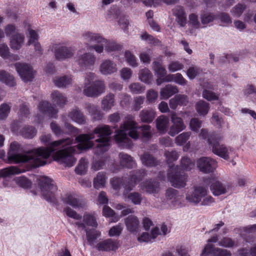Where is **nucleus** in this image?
I'll list each match as a JSON object with an SVG mask.
<instances>
[{
  "label": "nucleus",
  "mask_w": 256,
  "mask_h": 256,
  "mask_svg": "<svg viewBox=\"0 0 256 256\" xmlns=\"http://www.w3.org/2000/svg\"><path fill=\"white\" fill-rule=\"evenodd\" d=\"M105 91L104 81L95 80L92 84L84 86L83 93L88 97H97Z\"/></svg>",
  "instance_id": "obj_9"
},
{
  "label": "nucleus",
  "mask_w": 256,
  "mask_h": 256,
  "mask_svg": "<svg viewBox=\"0 0 256 256\" xmlns=\"http://www.w3.org/2000/svg\"><path fill=\"white\" fill-rule=\"evenodd\" d=\"M178 92V88L176 86L167 84L162 88L160 91L161 100H167L172 95Z\"/></svg>",
  "instance_id": "obj_27"
},
{
  "label": "nucleus",
  "mask_w": 256,
  "mask_h": 256,
  "mask_svg": "<svg viewBox=\"0 0 256 256\" xmlns=\"http://www.w3.org/2000/svg\"><path fill=\"white\" fill-rule=\"evenodd\" d=\"M83 221L88 226L95 228L98 226L96 216L94 212L85 213L83 216Z\"/></svg>",
  "instance_id": "obj_41"
},
{
  "label": "nucleus",
  "mask_w": 256,
  "mask_h": 256,
  "mask_svg": "<svg viewBox=\"0 0 256 256\" xmlns=\"http://www.w3.org/2000/svg\"><path fill=\"white\" fill-rule=\"evenodd\" d=\"M106 42H104L103 43L105 44L104 48L107 52H110L121 49L120 46L116 44L115 42L108 40L106 39Z\"/></svg>",
  "instance_id": "obj_50"
},
{
  "label": "nucleus",
  "mask_w": 256,
  "mask_h": 256,
  "mask_svg": "<svg viewBox=\"0 0 256 256\" xmlns=\"http://www.w3.org/2000/svg\"><path fill=\"white\" fill-rule=\"evenodd\" d=\"M86 238L90 246H92L94 240L100 236V234L95 230H86Z\"/></svg>",
  "instance_id": "obj_61"
},
{
  "label": "nucleus",
  "mask_w": 256,
  "mask_h": 256,
  "mask_svg": "<svg viewBox=\"0 0 256 256\" xmlns=\"http://www.w3.org/2000/svg\"><path fill=\"white\" fill-rule=\"evenodd\" d=\"M96 61V56L89 52L79 56L76 59L78 64L82 68H88L93 66Z\"/></svg>",
  "instance_id": "obj_16"
},
{
  "label": "nucleus",
  "mask_w": 256,
  "mask_h": 256,
  "mask_svg": "<svg viewBox=\"0 0 256 256\" xmlns=\"http://www.w3.org/2000/svg\"><path fill=\"white\" fill-rule=\"evenodd\" d=\"M188 175L180 170L178 166H170L168 179L172 185L176 188H184L186 184Z\"/></svg>",
  "instance_id": "obj_7"
},
{
  "label": "nucleus",
  "mask_w": 256,
  "mask_h": 256,
  "mask_svg": "<svg viewBox=\"0 0 256 256\" xmlns=\"http://www.w3.org/2000/svg\"><path fill=\"white\" fill-rule=\"evenodd\" d=\"M130 92L133 94H140L145 90V86L139 82H134L129 86Z\"/></svg>",
  "instance_id": "obj_53"
},
{
  "label": "nucleus",
  "mask_w": 256,
  "mask_h": 256,
  "mask_svg": "<svg viewBox=\"0 0 256 256\" xmlns=\"http://www.w3.org/2000/svg\"><path fill=\"white\" fill-rule=\"evenodd\" d=\"M140 38L142 40L147 42L150 44L158 45L160 43L158 40L154 38L153 36L149 34L146 32H144L141 35Z\"/></svg>",
  "instance_id": "obj_62"
},
{
  "label": "nucleus",
  "mask_w": 256,
  "mask_h": 256,
  "mask_svg": "<svg viewBox=\"0 0 256 256\" xmlns=\"http://www.w3.org/2000/svg\"><path fill=\"white\" fill-rule=\"evenodd\" d=\"M142 164L148 167L155 166L158 164V161L148 152H144L140 156Z\"/></svg>",
  "instance_id": "obj_34"
},
{
  "label": "nucleus",
  "mask_w": 256,
  "mask_h": 256,
  "mask_svg": "<svg viewBox=\"0 0 256 256\" xmlns=\"http://www.w3.org/2000/svg\"><path fill=\"white\" fill-rule=\"evenodd\" d=\"M180 165L184 170H190L194 167V164L188 158L184 156L181 159Z\"/></svg>",
  "instance_id": "obj_59"
},
{
  "label": "nucleus",
  "mask_w": 256,
  "mask_h": 256,
  "mask_svg": "<svg viewBox=\"0 0 256 256\" xmlns=\"http://www.w3.org/2000/svg\"><path fill=\"white\" fill-rule=\"evenodd\" d=\"M190 132H184L177 136L175 142L177 145L182 146L185 144L190 138Z\"/></svg>",
  "instance_id": "obj_55"
},
{
  "label": "nucleus",
  "mask_w": 256,
  "mask_h": 256,
  "mask_svg": "<svg viewBox=\"0 0 256 256\" xmlns=\"http://www.w3.org/2000/svg\"><path fill=\"white\" fill-rule=\"evenodd\" d=\"M210 188L214 195L218 196L226 194L228 187L220 181L213 180L211 183Z\"/></svg>",
  "instance_id": "obj_25"
},
{
  "label": "nucleus",
  "mask_w": 256,
  "mask_h": 256,
  "mask_svg": "<svg viewBox=\"0 0 256 256\" xmlns=\"http://www.w3.org/2000/svg\"><path fill=\"white\" fill-rule=\"evenodd\" d=\"M26 171V170L24 169H21L15 166H10L1 170L0 176L2 177H6L12 174L22 173Z\"/></svg>",
  "instance_id": "obj_38"
},
{
  "label": "nucleus",
  "mask_w": 256,
  "mask_h": 256,
  "mask_svg": "<svg viewBox=\"0 0 256 256\" xmlns=\"http://www.w3.org/2000/svg\"><path fill=\"white\" fill-rule=\"evenodd\" d=\"M216 18V16L213 13L205 12L200 15L202 24L206 27L208 24L212 22Z\"/></svg>",
  "instance_id": "obj_47"
},
{
  "label": "nucleus",
  "mask_w": 256,
  "mask_h": 256,
  "mask_svg": "<svg viewBox=\"0 0 256 256\" xmlns=\"http://www.w3.org/2000/svg\"><path fill=\"white\" fill-rule=\"evenodd\" d=\"M198 170L204 174L214 172L218 166L217 162L210 157H202L196 161Z\"/></svg>",
  "instance_id": "obj_11"
},
{
  "label": "nucleus",
  "mask_w": 256,
  "mask_h": 256,
  "mask_svg": "<svg viewBox=\"0 0 256 256\" xmlns=\"http://www.w3.org/2000/svg\"><path fill=\"white\" fill-rule=\"evenodd\" d=\"M124 57L128 65L134 68L138 66L136 58L131 52L126 50L124 53Z\"/></svg>",
  "instance_id": "obj_49"
},
{
  "label": "nucleus",
  "mask_w": 256,
  "mask_h": 256,
  "mask_svg": "<svg viewBox=\"0 0 256 256\" xmlns=\"http://www.w3.org/2000/svg\"><path fill=\"white\" fill-rule=\"evenodd\" d=\"M14 180L17 184L24 188L30 187L32 184L31 182L23 176L16 177Z\"/></svg>",
  "instance_id": "obj_54"
},
{
  "label": "nucleus",
  "mask_w": 256,
  "mask_h": 256,
  "mask_svg": "<svg viewBox=\"0 0 256 256\" xmlns=\"http://www.w3.org/2000/svg\"><path fill=\"white\" fill-rule=\"evenodd\" d=\"M88 165V160L86 158H82L80 160L78 166L75 168L76 172L80 175L84 174L86 172Z\"/></svg>",
  "instance_id": "obj_46"
},
{
  "label": "nucleus",
  "mask_w": 256,
  "mask_h": 256,
  "mask_svg": "<svg viewBox=\"0 0 256 256\" xmlns=\"http://www.w3.org/2000/svg\"><path fill=\"white\" fill-rule=\"evenodd\" d=\"M53 82L58 88H66L72 84V78L71 76H64L55 78Z\"/></svg>",
  "instance_id": "obj_31"
},
{
  "label": "nucleus",
  "mask_w": 256,
  "mask_h": 256,
  "mask_svg": "<svg viewBox=\"0 0 256 256\" xmlns=\"http://www.w3.org/2000/svg\"><path fill=\"white\" fill-rule=\"evenodd\" d=\"M146 100L150 104L154 103L158 98V93L153 89L149 90L146 92Z\"/></svg>",
  "instance_id": "obj_60"
},
{
  "label": "nucleus",
  "mask_w": 256,
  "mask_h": 256,
  "mask_svg": "<svg viewBox=\"0 0 256 256\" xmlns=\"http://www.w3.org/2000/svg\"><path fill=\"white\" fill-rule=\"evenodd\" d=\"M196 109L200 116H204L209 111V104L204 100H200L196 104Z\"/></svg>",
  "instance_id": "obj_43"
},
{
  "label": "nucleus",
  "mask_w": 256,
  "mask_h": 256,
  "mask_svg": "<svg viewBox=\"0 0 256 256\" xmlns=\"http://www.w3.org/2000/svg\"><path fill=\"white\" fill-rule=\"evenodd\" d=\"M166 196L167 200L170 202L171 205L174 208L182 206L183 196L179 194L178 190L172 188H169L166 190Z\"/></svg>",
  "instance_id": "obj_15"
},
{
  "label": "nucleus",
  "mask_w": 256,
  "mask_h": 256,
  "mask_svg": "<svg viewBox=\"0 0 256 256\" xmlns=\"http://www.w3.org/2000/svg\"><path fill=\"white\" fill-rule=\"evenodd\" d=\"M112 130L108 125H99L93 130L92 132L88 134H81L76 138V140L79 142L76 146L80 150H84L94 146L92 141L96 138L94 134L97 135L95 141L98 143L95 148L94 152L96 154H102L107 151L110 146V136Z\"/></svg>",
  "instance_id": "obj_3"
},
{
  "label": "nucleus",
  "mask_w": 256,
  "mask_h": 256,
  "mask_svg": "<svg viewBox=\"0 0 256 256\" xmlns=\"http://www.w3.org/2000/svg\"><path fill=\"white\" fill-rule=\"evenodd\" d=\"M172 11L178 24L180 26L184 27L186 24L187 18L184 7L181 6H176Z\"/></svg>",
  "instance_id": "obj_21"
},
{
  "label": "nucleus",
  "mask_w": 256,
  "mask_h": 256,
  "mask_svg": "<svg viewBox=\"0 0 256 256\" xmlns=\"http://www.w3.org/2000/svg\"><path fill=\"white\" fill-rule=\"evenodd\" d=\"M51 97L52 102L60 107H62L66 102V97L58 90L54 91Z\"/></svg>",
  "instance_id": "obj_35"
},
{
  "label": "nucleus",
  "mask_w": 256,
  "mask_h": 256,
  "mask_svg": "<svg viewBox=\"0 0 256 256\" xmlns=\"http://www.w3.org/2000/svg\"><path fill=\"white\" fill-rule=\"evenodd\" d=\"M24 34L22 33H16L11 36L10 45L12 49L18 50L22 48L24 44Z\"/></svg>",
  "instance_id": "obj_23"
},
{
  "label": "nucleus",
  "mask_w": 256,
  "mask_h": 256,
  "mask_svg": "<svg viewBox=\"0 0 256 256\" xmlns=\"http://www.w3.org/2000/svg\"><path fill=\"white\" fill-rule=\"evenodd\" d=\"M22 136L27 138H32L36 134V130L32 126H25L20 132Z\"/></svg>",
  "instance_id": "obj_48"
},
{
  "label": "nucleus",
  "mask_w": 256,
  "mask_h": 256,
  "mask_svg": "<svg viewBox=\"0 0 256 256\" xmlns=\"http://www.w3.org/2000/svg\"><path fill=\"white\" fill-rule=\"evenodd\" d=\"M120 14L119 8L116 6H113L108 10L107 19L110 20H114L118 18Z\"/></svg>",
  "instance_id": "obj_52"
},
{
  "label": "nucleus",
  "mask_w": 256,
  "mask_h": 256,
  "mask_svg": "<svg viewBox=\"0 0 256 256\" xmlns=\"http://www.w3.org/2000/svg\"><path fill=\"white\" fill-rule=\"evenodd\" d=\"M68 116L73 122L78 124H85V116L83 113L78 108L72 109L69 113Z\"/></svg>",
  "instance_id": "obj_33"
},
{
  "label": "nucleus",
  "mask_w": 256,
  "mask_h": 256,
  "mask_svg": "<svg viewBox=\"0 0 256 256\" xmlns=\"http://www.w3.org/2000/svg\"><path fill=\"white\" fill-rule=\"evenodd\" d=\"M41 142L47 147H40L22 154L21 146L14 142L11 143L8 157L11 162L20 163L32 161L36 163V166H44L46 160L53 153L54 160L66 166L72 167L76 162L74 154L76 146H72L74 140L72 138H62L52 142L50 134H43L40 138Z\"/></svg>",
  "instance_id": "obj_1"
},
{
  "label": "nucleus",
  "mask_w": 256,
  "mask_h": 256,
  "mask_svg": "<svg viewBox=\"0 0 256 256\" xmlns=\"http://www.w3.org/2000/svg\"><path fill=\"white\" fill-rule=\"evenodd\" d=\"M169 118L166 116H160L156 120V128L161 134H165L168 126Z\"/></svg>",
  "instance_id": "obj_32"
},
{
  "label": "nucleus",
  "mask_w": 256,
  "mask_h": 256,
  "mask_svg": "<svg viewBox=\"0 0 256 256\" xmlns=\"http://www.w3.org/2000/svg\"><path fill=\"white\" fill-rule=\"evenodd\" d=\"M11 109V106L6 103L0 105V120H6L8 116Z\"/></svg>",
  "instance_id": "obj_51"
},
{
  "label": "nucleus",
  "mask_w": 256,
  "mask_h": 256,
  "mask_svg": "<svg viewBox=\"0 0 256 256\" xmlns=\"http://www.w3.org/2000/svg\"><path fill=\"white\" fill-rule=\"evenodd\" d=\"M138 78L144 83L150 84L152 80V74L148 68H144L140 70Z\"/></svg>",
  "instance_id": "obj_37"
},
{
  "label": "nucleus",
  "mask_w": 256,
  "mask_h": 256,
  "mask_svg": "<svg viewBox=\"0 0 256 256\" xmlns=\"http://www.w3.org/2000/svg\"><path fill=\"white\" fill-rule=\"evenodd\" d=\"M126 192H124V198H128L134 204L138 205L140 204L142 200V196L137 192H131L128 194Z\"/></svg>",
  "instance_id": "obj_44"
},
{
  "label": "nucleus",
  "mask_w": 256,
  "mask_h": 256,
  "mask_svg": "<svg viewBox=\"0 0 256 256\" xmlns=\"http://www.w3.org/2000/svg\"><path fill=\"white\" fill-rule=\"evenodd\" d=\"M82 38L86 46L87 49L88 48L89 46L106 42V39L100 34L90 32H84Z\"/></svg>",
  "instance_id": "obj_12"
},
{
  "label": "nucleus",
  "mask_w": 256,
  "mask_h": 256,
  "mask_svg": "<svg viewBox=\"0 0 256 256\" xmlns=\"http://www.w3.org/2000/svg\"><path fill=\"white\" fill-rule=\"evenodd\" d=\"M99 70L103 75H111L117 72V64L110 59L104 60L100 64Z\"/></svg>",
  "instance_id": "obj_18"
},
{
  "label": "nucleus",
  "mask_w": 256,
  "mask_h": 256,
  "mask_svg": "<svg viewBox=\"0 0 256 256\" xmlns=\"http://www.w3.org/2000/svg\"><path fill=\"white\" fill-rule=\"evenodd\" d=\"M119 158L120 162L122 166L128 168H132L136 166V163L130 156L124 152H120L119 154Z\"/></svg>",
  "instance_id": "obj_29"
},
{
  "label": "nucleus",
  "mask_w": 256,
  "mask_h": 256,
  "mask_svg": "<svg viewBox=\"0 0 256 256\" xmlns=\"http://www.w3.org/2000/svg\"><path fill=\"white\" fill-rule=\"evenodd\" d=\"M156 112L152 108L143 109L139 114L140 120L144 123L152 122L156 117Z\"/></svg>",
  "instance_id": "obj_26"
},
{
  "label": "nucleus",
  "mask_w": 256,
  "mask_h": 256,
  "mask_svg": "<svg viewBox=\"0 0 256 256\" xmlns=\"http://www.w3.org/2000/svg\"><path fill=\"white\" fill-rule=\"evenodd\" d=\"M106 182V176L102 172H98L94 180L93 185L95 188L99 189L104 186Z\"/></svg>",
  "instance_id": "obj_40"
},
{
  "label": "nucleus",
  "mask_w": 256,
  "mask_h": 256,
  "mask_svg": "<svg viewBox=\"0 0 256 256\" xmlns=\"http://www.w3.org/2000/svg\"><path fill=\"white\" fill-rule=\"evenodd\" d=\"M152 68L158 77L162 78L166 74V70L161 62L154 61L152 63Z\"/></svg>",
  "instance_id": "obj_39"
},
{
  "label": "nucleus",
  "mask_w": 256,
  "mask_h": 256,
  "mask_svg": "<svg viewBox=\"0 0 256 256\" xmlns=\"http://www.w3.org/2000/svg\"><path fill=\"white\" fill-rule=\"evenodd\" d=\"M0 80L10 86L16 85L14 76L4 70L0 71Z\"/></svg>",
  "instance_id": "obj_42"
},
{
  "label": "nucleus",
  "mask_w": 256,
  "mask_h": 256,
  "mask_svg": "<svg viewBox=\"0 0 256 256\" xmlns=\"http://www.w3.org/2000/svg\"><path fill=\"white\" fill-rule=\"evenodd\" d=\"M119 246L118 242L112 238H108L98 242L96 248L99 251H111L116 250Z\"/></svg>",
  "instance_id": "obj_20"
},
{
  "label": "nucleus",
  "mask_w": 256,
  "mask_h": 256,
  "mask_svg": "<svg viewBox=\"0 0 256 256\" xmlns=\"http://www.w3.org/2000/svg\"><path fill=\"white\" fill-rule=\"evenodd\" d=\"M114 105V95L109 94L104 96L102 102V108L104 111L110 110Z\"/></svg>",
  "instance_id": "obj_36"
},
{
  "label": "nucleus",
  "mask_w": 256,
  "mask_h": 256,
  "mask_svg": "<svg viewBox=\"0 0 256 256\" xmlns=\"http://www.w3.org/2000/svg\"><path fill=\"white\" fill-rule=\"evenodd\" d=\"M140 188L148 194H154L158 192L159 190V184L156 180H147L140 184Z\"/></svg>",
  "instance_id": "obj_24"
},
{
  "label": "nucleus",
  "mask_w": 256,
  "mask_h": 256,
  "mask_svg": "<svg viewBox=\"0 0 256 256\" xmlns=\"http://www.w3.org/2000/svg\"><path fill=\"white\" fill-rule=\"evenodd\" d=\"M16 70L22 80L24 82H31L34 78V72L32 66L26 63L16 62L14 64Z\"/></svg>",
  "instance_id": "obj_10"
},
{
  "label": "nucleus",
  "mask_w": 256,
  "mask_h": 256,
  "mask_svg": "<svg viewBox=\"0 0 256 256\" xmlns=\"http://www.w3.org/2000/svg\"><path fill=\"white\" fill-rule=\"evenodd\" d=\"M39 110L44 114H48L51 118H56L58 110L46 101H42L38 106Z\"/></svg>",
  "instance_id": "obj_22"
},
{
  "label": "nucleus",
  "mask_w": 256,
  "mask_h": 256,
  "mask_svg": "<svg viewBox=\"0 0 256 256\" xmlns=\"http://www.w3.org/2000/svg\"><path fill=\"white\" fill-rule=\"evenodd\" d=\"M184 64L178 61H172L168 65V70L171 72L182 70L184 68Z\"/></svg>",
  "instance_id": "obj_63"
},
{
  "label": "nucleus",
  "mask_w": 256,
  "mask_h": 256,
  "mask_svg": "<svg viewBox=\"0 0 256 256\" xmlns=\"http://www.w3.org/2000/svg\"><path fill=\"white\" fill-rule=\"evenodd\" d=\"M202 72V70L198 66H190L187 70L186 74L190 79L194 78Z\"/></svg>",
  "instance_id": "obj_57"
},
{
  "label": "nucleus",
  "mask_w": 256,
  "mask_h": 256,
  "mask_svg": "<svg viewBox=\"0 0 256 256\" xmlns=\"http://www.w3.org/2000/svg\"><path fill=\"white\" fill-rule=\"evenodd\" d=\"M208 193V189L203 186H195L186 194V198L190 203L198 204L202 198Z\"/></svg>",
  "instance_id": "obj_8"
},
{
  "label": "nucleus",
  "mask_w": 256,
  "mask_h": 256,
  "mask_svg": "<svg viewBox=\"0 0 256 256\" xmlns=\"http://www.w3.org/2000/svg\"><path fill=\"white\" fill-rule=\"evenodd\" d=\"M50 50L54 52L55 58L59 61H63L72 58L76 52V48L68 46L63 42H57L50 46Z\"/></svg>",
  "instance_id": "obj_6"
},
{
  "label": "nucleus",
  "mask_w": 256,
  "mask_h": 256,
  "mask_svg": "<svg viewBox=\"0 0 256 256\" xmlns=\"http://www.w3.org/2000/svg\"><path fill=\"white\" fill-rule=\"evenodd\" d=\"M246 8L244 4L238 3L233 7L230 10L231 14L236 18H240Z\"/></svg>",
  "instance_id": "obj_45"
},
{
  "label": "nucleus",
  "mask_w": 256,
  "mask_h": 256,
  "mask_svg": "<svg viewBox=\"0 0 256 256\" xmlns=\"http://www.w3.org/2000/svg\"><path fill=\"white\" fill-rule=\"evenodd\" d=\"M170 118L172 124L170 127L168 134L172 136H174L184 130L186 128V126L182 119L178 117L176 112H172Z\"/></svg>",
  "instance_id": "obj_13"
},
{
  "label": "nucleus",
  "mask_w": 256,
  "mask_h": 256,
  "mask_svg": "<svg viewBox=\"0 0 256 256\" xmlns=\"http://www.w3.org/2000/svg\"><path fill=\"white\" fill-rule=\"evenodd\" d=\"M145 174L144 170H140L136 171L134 174H130V178H125L123 180L119 178H114L111 180L110 183L114 190L119 189L122 186L124 189V192H128L134 188L137 182L140 180Z\"/></svg>",
  "instance_id": "obj_5"
},
{
  "label": "nucleus",
  "mask_w": 256,
  "mask_h": 256,
  "mask_svg": "<svg viewBox=\"0 0 256 256\" xmlns=\"http://www.w3.org/2000/svg\"><path fill=\"white\" fill-rule=\"evenodd\" d=\"M164 156L169 164L176 160L179 157L178 154L176 151H166Z\"/></svg>",
  "instance_id": "obj_64"
},
{
  "label": "nucleus",
  "mask_w": 256,
  "mask_h": 256,
  "mask_svg": "<svg viewBox=\"0 0 256 256\" xmlns=\"http://www.w3.org/2000/svg\"><path fill=\"white\" fill-rule=\"evenodd\" d=\"M212 256H232L231 252L225 249L214 248L211 244H207L202 250L201 256H206L208 254Z\"/></svg>",
  "instance_id": "obj_19"
},
{
  "label": "nucleus",
  "mask_w": 256,
  "mask_h": 256,
  "mask_svg": "<svg viewBox=\"0 0 256 256\" xmlns=\"http://www.w3.org/2000/svg\"><path fill=\"white\" fill-rule=\"evenodd\" d=\"M241 233L242 236L246 240V242H248L246 238V234H253L256 233V224L249 225L242 228Z\"/></svg>",
  "instance_id": "obj_56"
},
{
  "label": "nucleus",
  "mask_w": 256,
  "mask_h": 256,
  "mask_svg": "<svg viewBox=\"0 0 256 256\" xmlns=\"http://www.w3.org/2000/svg\"><path fill=\"white\" fill-rule=\"evenodd\" d=\"M28 44L30 46L32 44V43L38 42V36L35 30L30 28V25L28 26Z\"/></svg>",
  "instance_id": "obj_58"
},
{
  "label": "nucleus",
  "mask_w": 256,
  "mask_h": 256,
  "mask_svg": "<svg viewBox=\"0 0 256 256\" xmlns=\"http://www.w3.org/2000/svg\"><path fill=\"white\" fill-rule=\"evenodd\" d=\"M202 86L204 88L202 92V96L204 98L208 101L218 100V94L207 90H214L213 86L212 84L208 82H204Z\"/></svg>",
  "instance_id": "obj_28"
},
{
  "label": "nucleus",
  "mask_w": 256,
  "mask_h": 256,
  "mask_svg": "<svg viewBox=\"0 0 256 256\" xmlns=\"http://www.w3.org/2000/svg\"><path fill=\"white\" fill-rule=\"evenodd\" d=\"M124 223L128 230L131 232H136L138 228L140 222L138 218L134 215H130L124 220Z\"/></svg>",
  "instance_id": "obj_30"
},
{
  "label": "nucleus",
  "mask_w": 256,
  "mask_h": 256,
  "mask_svg": "<svg viewBox=\"0 0 256 256\" xmlns=\"http://www.w3.org/2000/svg\"><path fill=\"white\" fill-rule=\"evenodd\" d=\"M62 202L75 208H82L86 206V202L72 194H67L62 198Z\"/></svg>",
  "instance_id": "obj_17"
},
{
  "label": "nucleus",
  "mask_w": 256,
  "mask_h": 256,
  "mask_svg": "<svg viewBox=\"0 0 256 256\" xmlns=\"http://www.w3.org/2000/svg\"><path fill=\"white\" fill-rule=\"evenodd\" d=\"M212 150L215 154L226 160L230 159V154L234 151V148L230 146L215 143H212Z\"/></svg>",
  "instance_id": "obj_14"
},
{
  "label": "nucleus",
  "mask_w": 256,
  "mask_h": 256,
  "mask_svg": "<svg viewBox=\"0 0 256 256\" xmlns=\"http://www.w3.org/2000/svg\"><path fill=\"white\" fill-rule=\"evenodd\" d=\"M151 126L149 125H143L138 126L135 121L134 116L128 114L125 116L124 122L120 124L119 130L116 131L114 140L118 144L129 147L132 142L128 138L138 140L140 137L144 140H148L152 136Z\"/></svg>",
  "instance_id": "obj_2"
},
{
  "label": "nucleus",
  "mask_w": 256,
  "mask_h": 256,
  "mask_svg": "<svg viewBox=\"0 0 256 256\" xmlns=\"http://www.w3.org/2000/svg\"><path fill=\"white\" fill-rule=\"evenodd\" d=\"M38 182L44 198L53 204H56L58 188L54 182L47 176H42L38 179Z\"/></svg>",
  "instance_id": "obj_4"
}]
</instances>
